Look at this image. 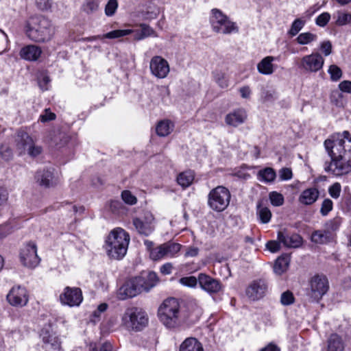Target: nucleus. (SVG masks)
Wrapping results in <instances>:
<instances>
[{"label": "nucleus", "mask_w": 351, "mask_h": 351, "mask_svg": "<svg viewBox=\"0 0 351 351\" xmlns=\"http://www.w3.org/2000/svg\"><path fill=\"white\" fill-rule=\"evenodd\" d=\"M334 17L336 18L335 24L338 26L345 25L351 21V14L348 13L338 12Z\"/></svg>", "instance_id": "40"}, {"label": "nucleus", "mask_w": 351, "mask_h": 351, "mask_svg": "<svg viewBox=\"0 0 351 351\" xmlns=\"http://www.w3.org/2000/svg\"><path fill=\"white\" fill-rule=\"evenodd\" d=\"M42 152V148L40 146H36L33 143L27 149V154L32 157L38 156Z\"/></svg>", "instance_id": "56"}, {"label": "nucleus", "mask_w": 351, "mask_h": 351, "mask_svg": "<svg viewBox=\"0 0 351 351\" xmlns=\"http://www.w3.org/2000/svg\"><path fill=\"white\" fill-rule=\"evenodd\" d=\"M210 23L213 31L217 33L230 34L239 31L236 23L229 20L226 14L217 8L211 10Z\"/></svg>", "instance_id": "6"}, {"label": "nucleus", "mask_w": 351, "mask_h": 351, "mask_svg": "<svg viewBox=\"0 0 351 351\" xmlns=\"http://www.w3.org/2000/svg\"><path fill=\"white\" fill-rule=\"evenodd\" d=\"M324 63V60L319 53H313L302 58L300 67L307 72H317L323 67Z\"/></svg>", "instance_id": "13"}, {"label": "nucleus", "mask_w": 351, "mask_h": 351, "mask_svg": "<svg viewBox=\"0 0 351 351\" xmlns=\"http://www.w3.org/2000/svg\"><path fill=\"white\" fill-rule=\"evenodd\" d=\"M41 53L42 50L40 47L34 45H29L21 49L20 56L25 60L35 61L38 59Z\"/></svg>", "instance_id": "24"}, {"label": "nucleus", "mask_w": 351, "mask_h": 351, "mask_svg": "<svg viewBox=\"0 0 351 351\" xmlns=\"http://www.w3.org/2000/svg\"><path fill=\"white\" fill-rule=\"evenodd\" d=\"M247 119V113L245 110L237 109L228 114L225 117V122L228 125L237 127L243 123Z\"/></svg>", "instance_id": "20"}, {"label": "nucleus", "mask_w": 351, "mask_h": 351, "mask_svg": "<svg viewBox=\"0 0 351 351\" xmlns=\"http://www.w3.org/2000/svg\"><path fill=\"white\" fill-rule=\"evenodd\" d=\"M324 147L331 158L325 163L324 169L335 176L351 172V137L349 132L333 135L324 141Z\"/></svg>", "instance_id": "1"}, {"label": "nucleus", "mask_w": 351, "mask_h": 351, "mask_svg": "<svg viewBox=\"0 0 351 351\" xmlns=\"http://www.w3.org/2000/svg\"><path fill=\"white\" fill-rule=\"evenodd\" d=\"M173 123L171 121L167 119L162 120L156 125V134L159 136H167L173 131Z\"/></svg>", "instance_id": "31"}, {"label": "nucleus", "mask_w": 351, "mask_h": 351, "mask_svg": "<svg viewBox=\"0 0 351 351\" xmlns=\"http://www.w3.org/2000/svg\"><path fill=\"white\" fill-rule=\"evenodd\" d=\"M311 296L319 301L328 290V281L325 276L315 275L310 280Z\"/></svg>", "instance_id": "11"}, {"label": "nucleus", "mask_w": 351, "mask_h": 351, "mask_svg": "<svg viewBox=\"0 0 351 351\" xmlns=\"http://www.w3.org/2000/svg\"><path fill=\"white\" fill-rule=\"evenodd\" d=\"M50 82V79L48 76H44L38 82L40 88L43 90H46L48 89V84Z\"/></svg>", "instance_id": "62"}, {"label": "nucleus", "mask_w": 351, "mask_h": 351, "mask_svg": "<svg viewBox=\"0 0 351 351\" xmlns=\"http://www.w3.org/2000/svg\"><path fill=\"white\" fill-rule=\"evenodd\" d=\"M20 258L24 266L29 268L36 267L40 261L37 254L36 245L33 242L25 245L21 250Z\"/></svg>", "instance_id": "10"}, {"label": "nucleus", "mask_w": 351, "mask_h": 351, "mask_svg": "<svg viewBox=\"0 0 351 351\" xmlns=\"http://www.w3.org/2000/svg\"><path fill=\"white\" fill-rule=\"evenodd\" d=\"M328 72L330 75V80L333 82L339 80L343 75L341 69L335 64L330 65Z\"/></svg>", "instance_id": "42"}, {"label": "nucleus", "mask_w": 351, "mask_h": 351, "mask_svg": "<svg viewBox=\"0 0 351 351\" xmlns=\"http://www.w3.org/2000/svg\"><path fill=\"white\" fill-rule=\"evenodd\" d=\"M332 239V234L328 230H319L313 232L311 240L313 242L319 244H324Z\"/></svg>", "instance_id": "29"}, {"label": "nucleus", "mask_w": 351, "mask_h": 351, "mask_svg": "<svg viewBox=\"0 0 351 351\" xmlns=\"http://www.w3.org/2000/svg\"><path fill=\"white\" fill-rule=\"evenodd\" d=\"M280 241H269L266 244V247L271 252H276L280 249Z\"/></svg>", "instance_id": "57"}, {"label": "nucleus", "mask_w": 351, "mask_h": 351, "mask_svg": "<svg viewBox=\"0 0 351 351\" xmlns=\"http://www.w3.org/2000/svg\"><path fill=\"white\" fill-rule=\"evenodd\" d=\"M341 184L338 182H335L328 189L330 195L335 199H337L340 196L341 193Z\"/></svg>", "instance_id": "51"}, {"label": "nucleus", "mask_w": 351, "mask_h": 351, "mask_svg": "<svg viewBox=\"0 0 351 351\" xmlns=\"http://www.w3.org/2000/svg\"><path fill=\"white\" fill-rule=\"evenodd\" d=\"M0 154L5 160H9L12 158V150L8 147L1 146L0 147Z\"/></svg>", "instance_id": "54"}, {"label": "nucleus", "mask_w": 351, "mask_h": 351, "mask_svg": "<svg viewBox=\"0 0 351 351\" xmlns=\"http://www.w3.org/2000/svg\"><path fill=\"white\" fill-rule=\"evenodd\" d=\"M319 194V191L315 188L307 189L301 193L299 201L304 205H311L317 199Z\"/></svg>", "instance_id": "27"}, {"label": "nucleus", "mask_w": 351, "mask_h": 351, "mask_svg": "<svg viewBox=\"0 0 351 351\" xmlns=\"http://www.w3.org/2000/svg\"><path fill=\"white\" fill-rule=\"evenodd\" d=\"M99 7V3L95 0H88L84 5V10L87 14H91L95 12Z\"/></svg>", "instance_id": "50"}, {"label": "nucleus", "mask_w": 351, "mask_h": 351, "mask_svg": "<svg viewBox=\"0 0 351 351\" xmlns=\"http://www.w3.org/2000/svg\"><path fill=\"white\" fill-rule=\"evenodd\" d=\"M295 302V298L293 294L290 291H286L281 294L280 303L283 306H289L293 304Z\"/></svg>", "instance_id": "44"}, {"label": "nucleus", "mask_w": 351, "mask_h": 351, "mask_svg": "<svg viewBox=\"0 0 351 351\" xmlns=\"http://www.w3.org/2000/svg\"><path fill=\"white\" fill-rule=\"evenodd\" d=\"M118 7V3L117 0H109L105 7V14L108 16H112Z\"/></svg>", "instance_id": "48"}, {"label": "nucleus", "mask_w": 351, "mask_h": 351, "mask_svg": "<svg viewBox=\"0 0 351 351\" xmlns=\"http://www.w3.org/2000/svg\"><path fill=\"white\" fill-rule=\"evenodd\" d=\"M172 269V264L167 263L160 267V271L164 275H169L171 273Z\"/></svg>", "instance_id": "60"}, {"label": "nucleus", "mask_w": 351, "mask_h": 351, "mask_svg": "<svg viewBox=\"0 0 351 351\" xmlns=\"http://www.w3.org/2000/svg\"><path fill=\"white\" fill-rule=\"evenodd\" d=\"M256 215L262 223H267L269 222L272 214L267 207L262 206V200L258 202L256 205Z\"/></svg>", "instance_id": "32"}, {"label": "nucleus", "mask_w": 351, "mask_h": 351, "mask_svg": "<svg viewBox=\"0 0 351 351\" xmlns=\"http://www.w3.org/2000/svg\"><path fill=\"white\" fill-rule=\"evenodd\" d=\"M330 19V14L328 12H323L315 19V23L319 27H325Z\"/></svg>", "instance_id": "47"}, {"label": "nucleus", "mask_w": 351, "mask_h": 351, "mask_svg": "<svg viewBox=\"0 0 351 351\" xmlns=\"http://www.w3.org/2000/svg\"><path fill=\"white\" fill-rule=\"evenodd\" d=\"M320 48L325 56H328L332 53V43L329 40L322 42Z\"/></svg>", "instance_id": "53"}, {"label": "nucleus", "mask_w": 351, "mask_h": 351, "mask_svg": "<svg viewBox=\"0 0 351 351\" xmlns=\"http://www.w3.org/2000/svg\"><path fill=\"white\" fill-rule=\"evenodd\" d=\"M36 182L45 188H49L54 186L56 183L53 180V173L48 169L38 170L35 175Z\"/></svg>", "instance_id": "21"}, {"label": "nucleus", "mask_w": 351, "mask_h": 351, "mask_svg": "<svg viewBox=\"0 0 351 351\" xmlns=\"http://www.w3.org/2000/svg\"><path fill=\"white\" fill-rule=\"evenodd\" d=\"M339 225H340L339 220L337 219H334L333 220L330 221L327 223L328 228V230L330 231V230L335 231L336 230H337L339 228Z\"/></svg>", "instance_id": "61"}, {"label": "nucleus", "mask_w": 351, "mask_h": 351, "mask_svg": "<svg viewBox=\"0 0 351 351\" xmlns=\"http://www.w3.org/2000/svg\"><path fill=\"white\" fill-rule=\"evenodd\" d=\"M261 351H280V349L274 343H269Z\"/></svg>", "instance_id": "64"}, {"label": "nucleus", "mask_w": 351, "mask_h": 351, "mask_svg": "<svg viewBox=\"0 0 351 351\" xmlns=\"http://www.w3.org/2000/svg\"><path fill=\"white\" fill-rule=\"evenodd\" d=\"M215 82L221 88H226L229 86L228 80L226 75L222 72H215L213 73Z\"/></svg>", "instance_id": "41"}, {"label": "nucleus", "mask_w": 351, "mask_h": 351, "mask_svg": "<svg viewBox=\"0 0 351 351\" xmlns=\"http://www.w3.org/2000/svg\"><path fill=\"white\" fill-rule=\"evenodd\" d=\"M198 283L203 290L209 293H218L222 288L219 280L203 273L198 276Z\"/></svg>", "instance_id": "18"}, {"label": "nucleus", "mask_w": 351, "mask_h": 351, "mask_svg": "<svg viewBox=\"0 0 351 351\" xmlns=\"http://www.w3.org/2000/svg\"><path fill=\"white\" fill-rule=\"evenodd\" d=\"M154 217L150 213H146L143 219L135 217L132 223L136 231L142 235L149 236L154 230Z\"/></svg>", "instance_id": "14"}, {"label": "nucleus", "mask_w": 351, "mask_h": 351, "mask_svg": "<svg viewBox=\"0 0 351 351\" xmlns=\"http://www.w3.org/2000/svg\"><path fill=\"white\" fill-rule=\"evenodd\" d=\"M181 245L174 242H166L153 249L150 257L154 261H158L165 258H172L180 250Z\"/></svg>", "instance_id": "8"}, {"label": "nucleus", "mask_w": 351, "mask_h": 351, "mask_svg": "<svg viewBox=\"0 0 351 351\" xmlns=\"http://www.w3.org/2000/svg\"><path fill=\"white\" fill-rule=\"evenodd\" d=\"M289 257L287 255L278 258L275 262L274 271L276 274L281 275L288 268Z\"/></svg>", "instance_id": "35"}, {"label": "nucleus", "mask_w": 351, "mask_h": 351, "mask_svg": "<svg viewBox=\"0 0 351 351\" xmlns=\"http://www.w3.org/2000/svg\"><path fill=\"white\" fill-rule=\"evenodd\" d=\"M160 322L169 329H175L182 325L184 319L178 300L174 298L165 300L158 309Z\"/></svg>", "instance_id": "3"}, {"label": "nucleus", "mask_w": 351, "mask_h": 351, "mask_svg": "<svg viewBox=\"0 0 351 351\" xmlns=\"http://www.w3.org/2000/svg\"><path fill=\"white\" fill-rule=\"evenodd\" d=\"M231 195L229 190L223 186L212 189L208 195V205L216 212L223 211L229 205Z\"/></svg>", "instance_id": "7"}, {"label": "nucleus", "mask_w": 351, "mask_h": 351, "mask_svg": "<svg viewBox=\"0 0 351 351\" xmlns=\"http://www.w3.org/2000/svg\"><path fill=\"white\" fill-rule=\"evenodd\" d=\"M333 207L332 201L328 198L325 199L322 204L320 213L323 216H326Z\"/></svg>", "instance_id": "45"}, {"label": "nucleus", "mask_w": 351, "mask_h": 351, "mask_svg": "<svg viewBox=\"0 0 351 351\" xmlns=\"http://www.w3.org/2000/svg\"><path fill=\"white\" fill-rule=\"evenodd\" d=\"M121 198L125 203L130 205H134L137 202L136 197L128 190L123 191L121 193Z\"/></svg>", "instance_id": "46"}, {"label": "nucleus", "mask_w": 351, "mask_h": 351, "mask_svg": "<svg viewBox=\"0 0 351 351\" xmlns=\"http://www.w3.org/2000/svg\"><path fill=\"white\" fill-rule=\"evenodd\" d=\"M27 36L36 43H46L51 40L55 27L51 21L43 15L30 16L25 22Z\"/></svg>", "instance_id": "2"}, {"label": "nucleus", "mask_w": 351, "mask_h": 351, "mask_svg": "<svg viewBox=\"0 0 351 351\" xmlns=\"http://www.w3.org/2000/svg\"><path fill=\"white\" fill-rule=\"evenodd\" d=\"M148 316L145 311L137 307H129L121 315V325L128 331H141L148 324Z\"/></svg>", "instance_id": "5"}, {"label": "nucleus", "mask_w": 351, "mask_h": 351, "mask_svg": "<svg viewBox=\"0 0 351 351\" xmlns=\"http://www.w3.org/2000/svg\"><path fill=\"white\" fill-rule=\"evenodd\" d=\"M138 279L142 280V291H149L152 288L155 287L159 281L156 273L149 271L143 273L141 276H136Z\"/></svg>", "instance_id": "23"}, {"label": "nucleus", "mask_w": 351, "mask_h": 351, "mask_svg": "<svg viewBox=\"0 0 351 351\" xmlns=\"http://www.w3.org/2000/svg\"><path fill=\"white\" fill-rule=\"evenodd\" d=\"M52 0H36L37 7L41 10H48L51 5Z\"/></svg>", "instance_id": "58"}, {"label": "nucleus", "mask_w": 351, "mask_h": 351, "mask_svg": "<svg viewBox=\"0 0 351 351\" xmlns=\"http://www.w3.org/2000/svg\"><path fill=\"white\" fill-rule=\"evenodd\" d=\"M141 282L142 280L138 279L137 277L127 280L118 290L117 298L124 300L141 293L143 291Z\"/></svg>", "instance_id": "9"}, {"label": "nucleus", "mask_w": 351, "mask_h": 351, "mask_svg": "<svg viewBox=\"0 0 351 351\" xmlns=\"http://www.w3.org/2000/svg\"><path fill=\"white\" fill-rule=\"evenodd\" d=\"M241 95L243 98H249L251 95V90L249 86L241 87L239 90Z\"/></svg>", "instance_id": "63"}, {"label": "nucleus", "mask_w": 351, "mask_h": 351, "mask_svg": "<svg viewBox=\"0 0 351 351\" xmlns=\"http://www.w3.org/2000/svg\"><path fill=\"white\" fill-rule=\"evenodd\" d=\"M40 336L46 348L51 349L53 351L61 350L60 339L55 334L50 333L47 330H42Z\"/></svg>", "instance_id": "22"}, {"label": "nucleus", "mask_w": 351, "mask_h": 351, "mask_svg": "<svg viewBox=\"0 0 351 351\" xmlns=\"http://www.w3.org/2000/svg\"><path fill=\"white\" fill-rule=\"evenodd\" d=\"M179 351H204V348L197 339L189 337L180 344Z\"/></svg>", "instance_id": "28"}, {"label": "nucleus", "mask_w": 351, "mask_h": 351, "mask_svg": "<svg viewBox=\"0 0 351 351\" xmlns=\"http://www.w3.org/2000/svg\"><path fill=\"white\" fill-rule=\"evenodd\" d=\"M60 299L63 304L69 306H79L83 300L82 291L77 287H66Z\"/></svg>", "instance_id": "16"}, {"label": "nucleus", "mask_w": 351, "mask_h": 351, "mask_svg": "<svg viewBox=\"0 0 351 351\" xmlns=\"http://www.w3.org/2000/svg\"><path fill=\"white\" fill-rule=\"evenodd\" d=\"M278 240L287 247L297 248L302 245V238L296 233L289 234L286 230L278 232Z\"/></svg>", "instance_id": "19"}, {"label": "nucleus", "mask_w": 351, "mask_h": 351, "mask_svg": "<svg viewBox=\"0 0 351 351\" xmlns=\"http://www.w3.org/2000/svg\"><path fill=\"white\" fill-rule=\"evenodd\" d=\"M180 282L189 287H195L198 282V278H196L195 276H187L183 277L180 279Z\"/></svg>", "instance_id": "49"}, {"label": "nucleus", "mask_w": 351, "mask_h": 351, "mask_svg": "<svg viewBox=\"0 0 351 351\" xmlns=\"http://www.w3.org/2000/svg\"><path fill=\"white\" fill-rule=\"evenodd\" d=\"M317 38L316 34L311 32H304L299 34L295 40L298 44L304 45L315 41Z\"/></svg>", "instance_id": "36"}, {"label": "nucleus", "mask_w": 351, "mask_h": 351, "mask_svg": "<svg viewBox=\"0 0 351 351\" xmlns=\"http://www.w3.org/2000/svg\"><path fill=\"white\" fill-rule=\"evenodd\" d=\"M257 176L260 181L265 183H271L275 180L276 174L274 169L265 167L258 172Z\"/></svg>", "instance_id": "34"}, {"label": "nucleus", "mask_w": 351, "mask_h": 351, "mask_svg": "<svg viewBox=\"0 0 351 351\" xmlns=\"http://www.w3.org/2000/svg\"><path fill=\"white\" fill-rule=\"evenodd\" d=\"M341 91L346 93H351V81L343 80L339 84Z\"/></svg>", "instance_id": "59"}, {"label": "nucleus", "mask_w": 351, "mask_h": 351, "mask_svg": "<svg viewBox=\"0 0 351 351\" xmlns=\"http://www.w3.org/2000/svg\"><path fill=\"white\" fill-rule=\"evenodd\" d=\"M130 242L128 233L121 228L112 230L107 237L104 248L108 256L114 259H121L126 254Z\"/></svg>", "instance_id": "4"}, {"label": "nucleus", "mask_w": 351, "mask_h": 351, "mask_svg": "<svg viewBox=\"0 0 351 351\" xmlns=\"http://www.w3.org/2000/svg\"><path fill=\"white\" fill-rule=\"evenodd\" d=\"M194 178L195 175L192 171H186L178 176L177 182L183 189H186L193 183Z\"/></svg>", "instance_id": "33"}, {"label": "nucleus", "mask_w": 351, "mask_h": 351, "mask_svg": "<svg viewBox=\"0 0 351 351\" xmlns=\"http://www.w3.org/2000/svg\"><path fill=\"white\" fill-rule=\"evenodd\" d=\"M55 118H56V114L54 113L51 112L49 110V109H45L44 113L40 114L39 120L41 122L45 123V122H47L49 121H52V120L55 119Z\"/></svg>", "instance_id": "52"}, {"label": "nucleus", "mask_w": 351, "mask_h": 351, "mask_svg": "<svg viewBox=\"0 0 351 351\" xmlns=\"http://www.w3.org/2000/svg\"><path fill=\"white\" fill-rule=\"evenodd\" d=\"M268 285L265 280L259 279L252 282L245 290L247 298L252 301L262 299L266 294Z\"/></svg>", "instance_id": "12"}, {"label": "nucleus", "mask_w": 351, "mask_h": 351, "mask_svg": "<svg viewBox=\"0 0 351 351\" xmlns=\"http://www.w3.org/2000/svg\"><path fill=\"white\" fill-rule=\"evenodd\" d=\"M269 198L271 204L274 206H282L284 203L283 195L276 191H272L269 194Z\"/></svg>", "instance_id": "43"}, {"label": "nucleus", "mask_w": 351, "mask_h": 351, "mask_svg": "<svg viewBox=\"0 0 351 351\" xmlns=\"http://www.w3.org/2000/svg\"><path fill=\"white\" fill-rule=\"evenodd\" d=\"M16 148L20 154L27 151L29 146L34 143L32 138L25 132H19L16 138Z\"/></svg>", "instance_id": "26"}, {"label": "nucleus", "mask_w": 351, "mask_h": 351, "mask_svg": "<svg viewBox=\"0 0 351 351\" xmlns=\"http://www.w3.org/2000/svg\"><path fill=\"white\" fill-rule=\"evenodd\" d=\"M132 32L131 29H116L102 35V38L114 39L129 35Z\"/></svg>", "instance_id": "38"}, {"label": "nucleus", "mask_w": 351, "mask_h": 351, "mask_svg": "<svg viewBox=\"0 0 351 351\" xmlns=\"http://www.w3.org/2000/svg\"><path fill=\"white\" fill-rule=\"evenodd\" d=\"M306 23L304 20L301 19H296L291 24L290 29L288 31V34L291 37L296 36L299 32L303 28Z\"/></svg>", "instance_id": "37"}, {"label": "nucleus", "mask_w": 351, "mask_h": 351, "mask_svg": "<svg viewBox=\"0 0 351 351\" xmlns=\"http://www.w3.org/2000/svg\"><path fill=\"white\" fill-rule=\"evenodd\" d=\"M279 176L282 180H288L292 178V171L289 168H282L279 171Z\"/></svg>", "instance_id": "55"}, {"label": "nucleus", "mask_w": 351, "mask_h": 351, "mask_svg": "<svg viewBox=\"0 0 351 351\" xmlns=\"http://www.w3.org/2000/svg\"><path fill=\"white\" fill-rule=\"evenodd\" d=\"M8 302L14 306H24L28 302L26 289L21 286L13 287L7 295Z\"/></svg>", "instance_id": "15"}, {"label": "nucleus", "mask_w": 351, "mask_h": 351, "mask_svg": "<svg viewBox=\"0 0 351 351\" xmlns=\"http://www.w3.org/2000/svg\"><path fill=\"white\" fill-rule=\"evenodd\" d=\"M141 33H137L135 35V39L136 40H141L144 38L148 37V36H156V34H155V32L154 29L150 27L149 25H147L145 24L141 25Z\"/></svg>", "instance_id": "39"}, {"label": "nucleus", "mask_w": 351, "mask_h": 351, "mask_svg": "<svg viewBox=\"0 0 351 351\" xmlns=\"http://www.w3.org/2000/svg\"><path fill=\"white\" fill-rule=\"evenodd\" d=\"M149 69L152 74L160 79L166 77L169 73L168 62L159 56H154L151 59Z\"/></svg>", "instance_id": "17"}, {"label": "nucleus", "mask_w": 351, "mask_h": 351, "mask_svg": "<svg viewBox=\"0 0 351 351\" xmlns=\"http://www.w3.org/2000/svg\"><path fill=\"white\" fill-rule=\"evenodd\" d=\"M344 343L337 334H332L328 339L327 351H343Z\"/></svg>", "instance_id": "30"}, {"label": "nucleus", "mask_w": 351, "mask_h": 351, "mask_svg": "<svg viewBox=\"0 0 351 351\" xmlns=\"http://www.w3.org/2000/svg\"><path fill=\"white\" fill-rule=\"evenodd\" d=\"M277 58L274 56H266L263 58L257 64L258 71L263 75H271L274 71V64L272 63Z\"/></svg>", "instance_id": "25"}]
</instances>
